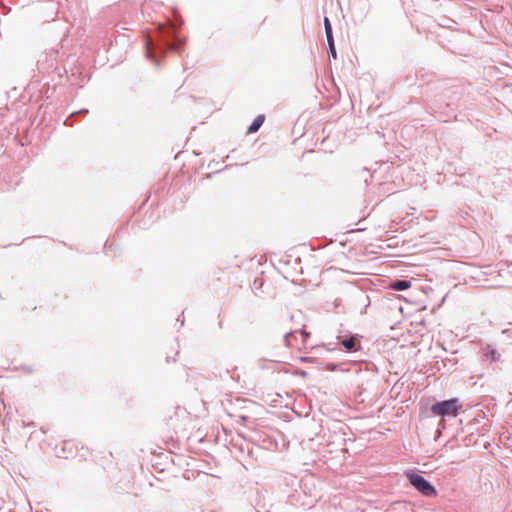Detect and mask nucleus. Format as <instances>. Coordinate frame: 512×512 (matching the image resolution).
Instances as JSON below:
<instances>
[{"label":"nucleus","instance_id":"1","mask_svg":"<svg viewBox=\"0 0 512 512\" xmlns=\"http://www.w3.org/2000/svg\"><path fill=\"white\" fill-rule=\"evenodd\" d=\"M182 23V20L178 25L159 23L155 32L144 34L146 56L155 65H160V61L165 58L168 50L180 52L184 49L186 40L178 34Z\"/></svg>","mask_w":512,"mask_h":512},{"label":"nucleus","instance_id":"15","mask_svg":"<svg viewBox=\"0 0 512 512\" xmlns=\"http://www.w3.org/2000/svg\"><path fill=\"white\" fill-rule=\"evenodd\" d=\"M104 247H105V248H107V247H108V241H106V242H105V246H104Z\"/></svg>","mask_w":512,"mask_h":512},{"label":"nucleus","instance_id":"8","mask_svg":"<svg viewBox=\"0 0 512 512\" xmlns=\"http://www.w3.org/2000/svg\"><path fill=\"white\" fill-rule=\"evenodd\" d=\"M88 113V109H80L78 111H75V112H72L64 121V125L65 126H73V119L76 117V116H79V115H86Z\"/></svg>","mask_w":512,"mask_h":512},{"label":"nucleus","instance_id":"13","mask_svg":"<svg viewBox=\"0 0 512 512\" xmlns=\"http://www.w3.org/2000/svg\"><path fill=\"white\" fill-rule=\"evenodd\" d=\"M300 374H301L302 376H306V375H307V372H306V371H300Z\"/></svg>","mask_w":512,"mask_h":512},{"label":"nucleus","instance_id":"2","mask_svg":"<svg viewBox=\"0 0 512 512\" xmlns=\"http://www.w3.org/2000/svg\"><path fill=\"white\" fill-rule=\"evenodd\" d=\"M463 405L458 398H450L446 400L436 401L430 407L433 416L441 418L439 425L444 427L447 418H455L462 411Z\"/></svg>","mask_w":512,"mask_h":512},{"label":"nucleus","instance_id":"4","mask_svg":"<svg viewBox=\"0 0 512 512\" xmlns=\"http://www.w3.org/2000/svg\"><path fill=\"white\" fill-rule=\"evenodd\" d=\"M361 336L358 334L346 333L337 336V344L343 347L346 352L354 353L361 350Z\"/></svg>","mask_w":512,"mask_h":512},{"label":"nucleus","instance_id":"11","mask_svg":"<svg viewBox=\"0 0 512 512\" xmlns=\"http://www.w3.org/2000/svg\"><path fill=\"white\" fill-rule=\"evenodd\" d=\"M338 368V364L329 362L326 364V369L329 371H335Z\"/></svg>","mask_w":512,"mask_h":512},{"label":"nucleus","instance_id":"3","mask_svg":"<svg viewBox=\"0 0 512 512\" xmlns=\"http://www.w3.org/2000/svg\"><path fill=\"white\" fill-rule=\"evenodd\" d=\"M405 476L409 483L423 496L435 497L437 495L434 485L421 474L413 470H407L405 471Z\"/></svg>","mask_w":512,"mask_h":512},{"label":"nucleus","instance_id":"10","mask_svg":"<svg viewBox=\"0 0 512 512\" xmlns=\"http://www.w3.org/2000/svg\"><path fill=\"white\" fill-rule=\"evenodd\" d=\"M323 23H324V30H325L326 38L333 37L332 24H331V21L329 20V18L325 16Z\"/></svg>","mask_w":512,"mask_h":512},{"label":"nucleus","instance_id":"12","mask_svg":"<svg viewBox=\"0 0 512 512\" xmlns=\"http://www.w3.org/2000/svg\"><path fill=\"white\" fill-rule=\"evenodd\" d=\"M296 331H289L284 336V341L286 342V345L289 346V338L295 333Z\"/></svg>","mask_w":512,"mask_h":512},{"label":"nucleus","instance_id":"9","mask_svg":"<svg viewBox=\"0 0 512 512\" xmlns=\"http://www.w3.org/2000/svg\"><path fill=\"white\" fill-rule=\"evenodd\" d=\"M326 39H327V44H328V54L333 59H336L337 52H336V48H335L334 37H329Z\"/></svg>","mask_w":512,"mask_h":512},{"label":"nucleus","instance_id":"14","mask_svg":"<svg viewBox=\"0 0 512 512\" xmlns=\"http://www.w3.org/2000/svg\"><path fill=\"white\" fill-rule=\"evenodd\" d=\"M177 321H180V317L177 318ZM183 324H184V321L181 320V325H183Z\"/></svg>","mask_w":512,"mask_h":512},{"label":"nucleus","instance_id":"5","mask_svg":"<svg viewBox=\"0 0 512 512\" xmlns=\"http://www.w3.org/2000/svg\"><path fill=\"white\" fill-rule=\"evenodd\" d=\"M411 284L407 279H395L390 282L389 287L395 291H405L411 287Z\"/></svg>","mask_w":512,"mask_h":512},{"label":"nucleus","instance_id":"6","mask_svg":"<svg viewBox=\"0 0 512 512\" xmlns=\"http://www.w3.org/2000/svg\"><path fill=\"white\" fill-rule=\"evenodd\" d=\"M484 356L486 357V359H488L490 362H496L500 359V353L497 351V349L490 345V344H487L484 349Z\"/></svg>","mask_w":512,"mask_h":512},{"label":"nucleus","instance_id":"16","mask_svg":"<svg viewBox=\"0 0 512 512\" xmlns=\"http://www.w3.org/2000/svg\"><path fill=\"white\" fill-rule=\"evenodd\" d=\"M257 512H261V511H259V510H258ZM263 512H269V511H268V510H265V511H263Z\"/></svg>","mask_w":512,"mask_h":512},{"label":"nucleus","instance_id":"7","mask_svg":"<svg viewBox=\"0 0 512 512\" xmlns=\"http://www.w3.org/2000/svg\"><path fill=\"white\" fill-rule=\"evenodd\" d=\"M264 120L265 116L263 114L258 115L248 127L247 133L251 134L257 132L263 125Z\"/></svg>","mask_w":512,"mask_h":512}]
</instances>
